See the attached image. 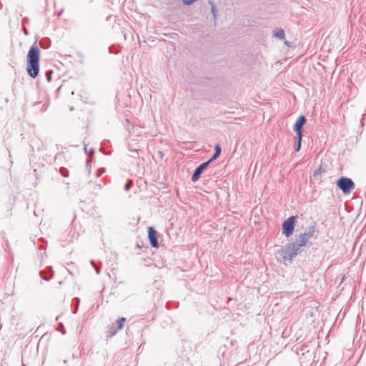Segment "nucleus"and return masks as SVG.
I'll return each instance as SVG.
<instances>
[{"label": "nucleus", "instance_id": "f03ea898", "mask_svg": "<svg viewBox=\"0 0 366 366\" xmlns=\"http://www.w3.org/2000/svg\"><path fill=\"white\" fill-rule=\"evenodd\" d=\"M336 185L344 194H350L355 187L352 179L347 177L338 178L336 181Z\"/></svg>", "mask_w": 366, "mask_h": 366}, {"label": "nucleus", "instance_id": "9d476101", "mask_svg": "<svg viewBox=\"0 0 366 366\" xmlns=\"http://www.w3.org/2000/svg\"><path fill=\"white\" fill-rule=\"evenodd\" d=\"M39 275L41 276V277L43 280H44L46 281L49 280L50 279H51L53 277V271H52L51 267H49L46 268V269H44V270L40 271Z\"/></svg>", "mask_w": 366, "mask_h": 366}, {"label": "nucleus", "instance_id": "2eb2a0df", "mask_svg": "<svg viewBox=\"0 0 366 366\" xmlns=\"http://www.w3.org/2000/svg\"><path fill=\"white\" fill-rule=\"evenodd\" d=\"M302 136L297 135L296 144L295 146V151L299 152L301 149Z\"/></svg>", "mask_w": 366, "mask_h": 366}, {"label": "nucleus", "instance_id": "393cba45", "mask_svg": "<svg viewBox=\"0 0 366 366\" xmlns=\"http://www.w3.org/2000/svg\"><path fill=\"white\" fill-rule=\"evenodd\" d=\"M212 12L213 15L215 16V13H214L215 10H214V7H212Z\"/></svg>", "mask_w": 366, "mask_h": 366}, {"label": "nucleus", "instance_id": "7c9ffc66", "mask_svg": "<svg viewBox=\"0 0 366 366\" xmlns=\"http://www.w3.org/2000/svg\"><path fill=\"white\" fill-rule=\"evenodd\" d=\"M23 20H24V21H27L28 19L27 18H24Z\"/></svg>", "mask_w": 366, "mask_h": 366}, {"label": "nucleus", "instance_id": "6ab92c4d", "mask_svg": "<svg viewBox=\"0 0 366 366\" xmlns=\"http://www.w3.org/2000/svg\"><path fill=\"white\" fill-rule=\"evenodd\" d=\"M52 74H53V71L52 70H49V71H46V73H45V78L46 79L48 82L51 81Z\"/></svg>", "mask_w": 366, "mask_h": 366}, {"label": "nucleus", "instance_id": "c756f323", "mask_svg": "<svg viewBox=\"0 0 366 366\" xmlns=\"http://www.w3.org/2000/svg\"><path fill=\"white\" fill-rule=\"evenodd\" d=\"M61 13H62V10H61V11L59 12L58 16H60V15L61 14Z\"/></svg>", "mask_w": 366, "mask_h": 366}, {"label": "nucleus", "instance_id": "0eeeda50", "mask_svg": "<svg viewBox=\"0 0 366 366\" xmlns=\"http://www.w3.org/2000/svg\"><path fill=\"white\" fill-rule=\"evenodd\" d=\"M306 122L307 119L304 115H300L297 118L293 127V130L296 133V135L302 136L303 127Z\"/></svg>", "mask_w": 366, "mask_h": 366}, {"label": "nucleus", "instance_id": "a211bd4d", "mask_svg": "<svg viewBox=\"0 0 366 366\" xmlns=\"http://www.w3.org/2000/svg\"><path fill=\"white\" fill-rule=\"evenodd\" d=\"M59 172H60V174L63 176V177H68L69 176V171L67 169L64 168V167H61L60 169H59Z\"/></svg>", "mask_w": 366, "mask_h": 366}, {"label": "nucleus", "instance_id": "412c9836", "mask_svg": "<svg viewBox=\"0 0 366 366\" xmlns=\"http://www.w3.org/2000/svg\"><path fill=\"white\" fill-rule=\"evenodd\" d=\"M197 0H182V2L186 6H189L194 3Z\"/></svg>", "mask_w": 366, "mask_h": 366}, {"label": "nucleus", "instance_id": "5701e85b", "mask_svg": "<svg viewBox=\"0 0 366 366\" xmlns=\"http://www.w3.org/2000/svg\"><path fill=\"white\" fill-rule=\"evenodd\" d=\"M104 172H105V169L104 168L99 169L98 172H97V177H100Z\"/></svg>", "mask_w": 366, "mask_h": 366}, {"label": "nucleus", "instance_id": "f8f14e48", "mask_svg": "<svg viewBox=\"0 0 366 366\" xmlns=\"http://www.w3.org/2000/svg\"><path fill=\"white\" fill-rule=\"evenodd\" d=\"M39 46L44 49H47L51 46V40L49 38H43L39 42Z\"/></svg>", "mask_w": 366, "mask_h": 366}, {"label": "nucleus", "instance_id": "1a4fd4ad", "mask_svg": "<svg viewBox=\"0 0 366 366\" xmlns=\"http://www.w3.org/2000/svg\"><path fill=\"white\" fill-rule=\"evenodd\" d=\"M289 244H290L292 249L295 252L296 256L303 251V247L307 244L305 242L300 239V237H298V239H297L296 242Z\"/></svg>", "mask_w": 366, "mask_h": 366}, {"label": "nucleus", "instance_id": "4468645a", "mask_svg": "<svg viewBox=\"0 0 366 366\" xmlns=\"http://www.w3.org/2000/svg\"><path fill=\"white\" fill-rule=\"evenodd\" d=\"M274 36L280 39L285 38V31L282 29L276 28L274 30Z\"/></svg>", "mask_w": 366, "mask_h": 366}, {"label": "nucleus", "instance_id": "2f4dec72", "mask_svg": "<svg viewBox=\"0 0 366 366\" xmlns=\"http://www.w3.org/2000/svg\"><path fill=\"white\" fill-rule=\"evenodd\" d=\"M65 332H65V330H61V333H62L63 335H64V334H65Z\"/></svg>", "mask_w": 366, "mask_h": 366}, {"label": "nucleus", "instance_id": "4be33fe9", "mask_svg": "<svg viewBox=\"0 0 366 366\" xmlns=\"http://www.w3.org/2000/svg\"><path fill=\"white\" fill-rule=\"evenodd\" d=\"M131 157L135 158L137 157V154H138V150L137 149H131Z\"/></svg>", "mask_w": 366, "mask_h": 366}, {"label": "nucleus", "instance_id": "39448f33", "mask_svg": "<svg viewBox=\"0 0 366 366\" xmlns=\"http://www.w3.org/2000/svg\"><path fill=\"white\" fill-rule=\"evenodd\" d=\"M210 163L207 161L202 164H200L194 171L191 180L192 182H196L200 178L201 174L204 172V171L208 167Z\"/></svg>", "mask_w": 366, "mask_h": 366}, {"label": "nucleus", "instance_id": "c85d7f7f", "mask_svg": "<svg viewBox=\"0 0 366 366\" xmlns=\"http://www.w3.org/2000/svg\"><path fill=\"white\" fill-rule=\"evenodd\" d=\"M46 107H45V105H44L41 110L44 111V110H46Z\"/></svg>", "mask_w": 366, "mask_h": 366}, {"label": "nucleus", "instance_id": "bb28decb", "mask_svg": "<svg viewBox=\"0 0 366 366\" xmlns=\"http://www.w3.org/2000/svg\"><path fill=\"white\" fill-rule=\"evenodd\" d=\"M93 153H94V149H91L90 151H89V154H93Z\"/></svg>", "mask_w": 366, "mask_h": 366}, {"label": "nucleus", "instance_id": "473e14b6", "mask_svg": "<svg viewBox=\"0 0 366 366\" xmlns=\"http://www.w3.org/2000/svg\"><path fill=\"white\" fill-rule=\"evenodd\" d=\"M91 264H93V265H94V261H93V260H92V261H91Z\"/></svg>", "mask_w": 366, "mask_h": 366}, {"label": "nucleus", "instance_id": "6e6552de", "mask_svg": "<svg viewBox=\"0 0 366 366\" xmlns=\"http://www.w3.org/2000/svg\"><path fill=\"white\" fill-rule=\"evenodd\" d=\"M316 227L315 224L309 226L304 233H301L299 237L307 244L308 239L312 237L316 232Z\"/></svg>", "mask_w": 366, "mask_h": 366}, {"label": "nucleus", "instance_id": "423d86ee", "mask_svg": "<svg viewBox=\"0 0 366 366\" xmlns=\"http://www.w3.org/2000/svg\"><path fill=\"white\" fill-rule=\"evenodd\" d=\"M159 233L152 227H148V238L152 247L157 248L159 247Z\"/></svg>", "mask_w": 366, "mask_h": 366}, {"label": "nucleus", "instance_id": "7ed1b4c3", "mask_svg": "<svg viewBox=\"0 0 366 366\" xmlns=\"http://www.w3.org/2000/svg\"><path fill=\"white\" fill-rule=\"evenodd\" d=\"M297 216H291L285 219L282 224V234L287 237H290L294 232Z\"/></svg>", "mask_w": 366, "mask_h": 366}, {"label": "nucleus", "instance_id": "9b49d317", "mask_svg": "<svg viewBox=\"0 0 366 366\" xmlns=\"http://www.w3.org/2000/svg\"><path fill=\"white\" fill-rule=\"evenodd\" d=\"M222 152V148L219 144H216L214 146V153L212 155V157L207 160L210 164L214 162L215 159H217L221 154Z\"/></svg>", "mask_w": 366, "mask_h": 366}, {"label": "nucleus", "instance_id": "20e7f679", "mask_svg": "<svg viewBox=\"0 0 366 366\" xmlns=\"http://www.w3.org/2000/svg\"><path fill=\"white\" fill-rule=\"evenodd\" d=\"M277 254L282 258L284 262H292L293 258L296 257L295 252L289 243L278 250Z\"/></svg>", "mask_w": 366, "mask_h": 366}, {"label": "nucleus", "instance_id": "aec40b11", "mask_svg": "<svg viewBox=\"0 0 366 366\" xmlns=\"http://www.w3.org/2000/svg\"><path fill=\"white\" fill-rule=\"evenodd\" d=\"M132 181L131 179H129L124 185V189L127 191H129L132 187Z\"/></svg>", "mask_w": 366, "mask_h": 366}, {"label": "nucleus", "instance_id": "b1692460", "mask_svg": "<svg viewBox=\"0 0 366 366\" xmlns=\"http://www.w3.org/2000/svg\"><path fill=\"white\" fill-rule=\"evenodd\" d=\"M96 273L99 274L100 273V268L99 267H95Z\"/></svg>", "mask_w": 366, "mask_h": 366}, {"label": "nucleus", "instance_id": "a878e982", "mask_svg": "<svg viewBox=\"0 0 366 366\" xmlns=\"http://www.w3.org/2000/svg\"><path fill=\"white\" fill-rule=\"evenodd\" d=\"M40 102H36V103H34V106L36 107L38 104H39Z\"/></svg>", "mask_w": 366, "mask_h": 366}, {"label": "nucleus", "instance_id": "72a5a7b5", "mask_svg": "<svg viewBox=\"0 0 366 366\" xmlns=\"http://www.w3.org/2000/svg\"><path fill=\"white\" fill-rule=\"evenodd\" d=\"M89 159H87V160H86L87 166L89 165Z\"/></svg>", "mask_w": 366, "mask_h": 366}, {"label": "nucleus", "instance_id": "f3484780", "mask_svg": "<svg viewBox=\"0 0 366 366\" xmlns=\"http://www.w3.org/2000/svg\"><path fill=\"white\" fill-rule=\"evenodd\" d=\"M325 171L322 169L321 167H320L313 172V177L317 179L319 177H320L321 173Z\"/></svg>", "mask_w": 366, "mask_h": 366}, {"label": "nucleus", "instance_id": "dca6fc26", "mask_svg": "<svg viewBox=\"0 0 366 366\" xmlns=\"http://www.w3.org/2000/svg\"><path fill=\"white\" fill-rule=\"evenodd\" d=\"M125 322H126L125 317H120L117 320V321L116 322H114V324L118 330H122Z\"/></svg>", "mask_w": 366, "mask_h": 366}, {"label": "nucleus", "instance_id": "cd10ccee", "mask_svg": "<svg viewBox=\"0 0 366 366\" xmlns=\"http://www.w3.org/2000/svg\"><path fill=\"white\" fill-rule=\"evenodd\" d=\"M24 34H25L26 35H27V34H28V31H27V30H26V29H24Z\"/></svg>", "mask_w": 366, "mask_h": 366}, {"label": "nucleus", "instance_id": "ddd939ff", "mask_svg": "<svg viewBox=\"0 0 366 366\" xmlns=\"http://www.w3.org/2000/svg\"><path fill=\"white\" fill-rule=\"evenodd\" d=\"M119 330L117 328L114 323L112 325V326L109 328L108 331L107 332L106 337L107 338H111L114 335H115Z\"/></svg>", "mask_w": 366, "mask_h": 366}, {"label": "nucleus", "instance_id": "f257e3e1", "mask_svg": "<svg viewBox=\"0 0 366 366\" xmlns=\"http://www.w3.org/2000/svg\"><path fill=\"white\" fill-rule=\"evenodd\" d=\"M40 51L36 41L30 47L26 56V71L29 76L34 79L39 72Z\"/></svg>", "mask_w": 366, "mask_h": 366}]
</instances>
